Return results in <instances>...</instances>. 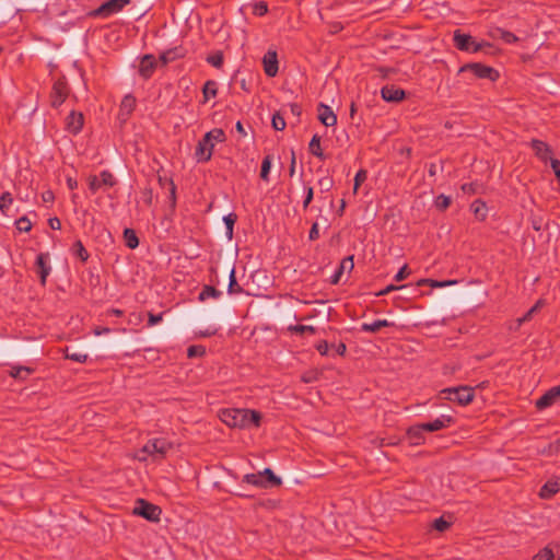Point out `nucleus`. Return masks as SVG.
<instances>
[{
    "instance_id": "f257e3e1",
    "label": "nucleus",
    "mask_w": 560,
    "mask_h": 560,
    "mask_svg": "<svg viewBox=\"0 0 560 560\" xmlns=\"http://www.w3.org/2000/svg\"><path fill=\"white\" fill-rule=\"evenodd\" d=\"M219 417L228 427L237 429L258 428L261 421V413L250 409H223L220 411Z\"/></svg>"
},
{
    "instance_id": "f03ea898",
    "label": "nucleus",
    "mask_w": 560,
    "mask_h": 560,
    "mask_svg": "<svg viewBox=\"0 0 560 560\" xmlns=\"http://www.w3.org/2000/svg\"><path fill=\"white\" fill-rule=\"evenodd\" d=\"M440 397L459 406H467L474 400L475 389L470 386L448 387L440 392Z\"/></svg>"
},
{
    "instance_id": "7ed1b4c3",
    "label": "nucleus",
    "mask_w": 560,
    "mask_h": 560,
    "mask_svg": "<svg viewBox=\"0 0 560 560\" xmlns=\"http://www.w3.org/2000/svg\"><path fill=\"white\" fill-rule=\"evenodd\" d=\"M162 510L143 499L137 500V505L133 509V514L142 516L150 522H159Z\"/></svg>"
},
{
    "instance_id": "20e7f679",
    "label": "nucleus",
    "mask_w": 560,
    "mask_h": 560,
    "mask_svg": "<svg viewBox=\"0 0 560 560\" xmlns=\"http://www.w3.org/2000/svg\"><path fill=\"white\" fill-rule=\"evenodd\" d=\"M70 89L65 77L58 78L51 89L50 103L51 106L59 107L68 97Z\"/></svg>"
},
{
    "instance_id": "39448f33",
    "label": "nucleus",
    "mask_w": 560,
    "mask_h": 560,
    "mask_svg": "<svg viewBox=\"0 0 560 560\" xmlns=\"http://www.w3.org/2000/svg\"><path fill=\"white\" fill-rule=\"evenodd\" d=\"M460 72L464 71H471L477 78L481 79H489L491 81H495L499 77V73L495 69L492 67L482 65V63H467L463 66L459 70Z\"/></svg>"
},
{
    "instance_id": "423d86ee",
    "label": "nucleus",
    "mask_w": 560,
    "mask_h": 560,
    "mask_svg": "<svg viewBox=\"0 0 560 560\" xmlns=\"http://www.w3.org/2000/svg\"><path fill=\"white\" fill-rule=\"evenodd\" d=\"M89 188L92 192H96L103 186L113 187L116 184L114 175L109 171L101 172L100 176L90 175L88 178Z\"/></svg>"
},
{
    "instance_id": "0eeeda50",
    "label": "nucleus",
    "mask_w": 560,
    "mask_h": 560,
    "mask_svg": "<svg viewBox=\"0 0 560 560\" xmlns=\"http://www.w3.org/2000/svg\"><path fill=\"white\" fill-rule=\"evenodd\" d=\"M129 2L130 0H108L94 10L92 15L107 18L121 11L127 4H129Z\"/></svg>"
},
{
    "instance_id": "6e6552de",
    "label": "nucleus",
    "mask_w": 560,
    "mask_h": 560,
    "mask_svg": "<svg viewBox=\"0 0 560 560\" xmlns=\"http://www.w3.org/2000/svg\"><path fill=\"white\" fill-rule=\"evenodd\" d=\"M560 399V385L553 386L548 389L539 399L536 400L535 406L538 410H544L551 407Z\"/></svg>"
},
{
    "instance_id": "1a4fd4ad",
    "label": "nucleus",
    "mask_w": 560,
    "mask_h": 560,
    "mask_svg": "<svg viewBox=\"0 0 560 560\" xmlns=\"http://www.w3.org/2000/svg\"><path fill=\"white\" fill-rule=\"evenodd\" d=\"M153 454V460H161L172 448V444L165 439H152L148 441Z\"/></svg>"
},
{
    "instance_id": "9d476101",
    "label": "nucleus",
    "mask_w": 560,
    "mask_h": 560,
    "mask_svg": "<svg viewBox=\"0 0 560 560\" xmlns=\"http://www.w3.org/2000/svg\"><path fill=\"white\" fill-rule=\"evenodd\" d=\"M213 148L214 144L203 136L196 147L195 156L197 161L208 162L212 156Z\"/></svg>"
},
{
    "instance_id": "9b49d317",
    "label": "nucleus",
    "mask_w": 560,
    "mask_h": 560,
    "mask_svg": "<svg viewBox=\"0 0 560 560\" xmlns=\"http://www.w3.org/2000/svg\"><path fill=\"white\" fill-rule=\"evenodd\" d=\"M381 96L386 102L398 103L405 98L406 93L402 89L388 84L381 89Z\"/></svg>"
},
{
    "instance_id": "f8f14e48",
    "label": "nucleus",
    "mask_w": 560,
    "mask_h": 560,
    "mask_svg": "<svg viewBox=\"0 0 560 560\" xmlns=\"http://www.w3.org/2000/svg\"><path fill=\"white\" fill-rule=\"evenodd\" d=\"M454 422L453 417L443 415L432 422L421 423L424 432H435L450 427Z\"/></svg>"
},
{
    "instance_id": "ddd939ff",
    "label": "nucleus",
    "mask_w": 560,
    "mask_h": 560,
    "mask_svg": "<svg viewBox=\"0 0 560 560\" xmlns=\"http://www.w3.org/2000/svg\"><path fill=\"white\" fill-rule=\"evenodd\" d=\"M136 108V98L131 94L124 96L120 106L118 118L126 121Z\"/></svg>"
},
{
    "instance_id": "4468645a",
    "label": "nucleus",
    "mask_w": 560,
    "mask_h": 560,
    "mask_svg": "<svg viewBox=\"0 0 560 560\" xmlns=\"http://www.w3.org/2000/svg\"><path fill=\"white\" fill-rule=\"evenodd\" d=\"M532 149L534 150L536 156L542 162L550 161L552 151L549 144L541 140L534 139L530 142Z\"/></svg>"
},
{
    "instance_id": "2eb2a0df",
    "label": "nucleus",
    "mask_w": 560,
    "mask_h": 560,
    "mask_svg": "<svg viewBox=\"0 0 560 560\" xmlns=\"http://www.w3.org/2000/svg\"><path fill=\"white\" fill-rule=\"evenodd\" d=\"M318 119L326 127H332L337 124V116L331 108L325 104H319L317 107Z\"/></svg>"
},
{
    "instance_id": "dca6fc26",
    "label": "nucleus",
    "mask_w": 560,
    "mask_h": 560,
    "mask_svg": "<svg viewBox=\"0 0 560 560\" xmlns=\"http://www.w3.org/2000/svg\"><path fill=\"white\" fill-rule=\"evenodd\" d=\"M265 73L272 78L278 73L277 52L269 50L262 59Z\"/></svg>"
},
{
    "instance_id": "f3484780",
    "label": "nucleus",
    "mask_w": 560,
    "mask_h": 560,
    "mask_svg": "<svg viewBox=\"0 0 560 560\" xmlns=\"http://www.w3.org/2000/svg\"><path fill=\"white\" fill-rule=\"evenodd\" d=\"M83 115L72 110L66 120L67 129L69 132L77 135L83 127Z\"/></svg>"
},
{
    "instance_id": "a211bd4d",
    "label": "nucleus",
    "mask_w": 560,
    "mask_h": 560,
    "mask_svg": "<svg viewBox=\"0 0 560 560\" xmlns=\"http://www.w3.org/2000/svg\"><path fill=\"white\" fill-rule=\"evenodd\" d=\"M156 66L155 58L152 55H145L140 62L139 72L140 74L148 79L152 75Z\"/></svg>"
},
{
    "instance_id": "6ab92c4d",
    "label": "nucleus",
    "mask_w": 560,
    "mask_h": 560,
    "mask_svg": "<svg viewBox=\"0 0 560 560\" xmlns=\"http://www.w3.org/2000/svg\"><path fill=\"white\" fill-rule=\"evenodd\" d=\"M471 39L470 35L463 34L459 30L454 32V44L459 50L469 51Z\"/></svg>"
},
{
    "instance_id": "aec40b11",
    "label": "nucleus",
    "mask_w": 560,
    "mask_h": 560,
    "mask_svg": "<svg viewBox=\"0 0 560 560\" xmlns=\"http://www.w3.org/2000/svg\"><path fill=\"white\" fill-rule=\"evenodd\" d=\"M423 427L421 423L415 424L407 430V435L410 442L415 445H419L423 441Z\"/></svg>"
},
{
    "instance_id": "412c9836",
    "label": "nucleus",
    "mask_w": 560,
    "mask_h": 560,
    "mask_svg": "<svg viewBox=\"0 0 560 560\" xmlns=\"http://www.w3.org/2000/svg\"><path fill=\"white\" fill-rule=\"evenodd\" d=\"M394 323L388 322L387 319H377L371 324L364 323L361 326L362 331L366 332H377L383 327H389L393 326Z\"/></svg>"
},
{
    "instance_id": "4be33fe9",
    "label": "nucleus",
    "mask_w": 560,
    "mask_h": 560,
    "mask_svg": "<svg viewBox=\"0 0 560 560\" xmlns=\"http://www.w3.org/2000/svg\"><path fill=\"white\" fill-rule=\"evenodd\" d=\"M47 256L45 254H39L36 258V265L39 268V277L42 284L46 283V279L50 272V267L46 265Z\"/></svg>"
},
{
    "instance_id": "5701e85b",
    "label": "nucleus",
    "mask_w": 560,
    "mask_h": 560,
    "mask_svg": "<svg viewBox=\"0 0 560 560\" xmlns=\"http://www.w3.org/2000/svg\"><path fill=\"white\" fill-rule=\"evenodd\" d=\"M124 240L126 243V246L130 249H135L139 245V238L132 229H125L124 231Z\"/></svg>"
},
{
    "instance_id": "b1692460",
    "label": "nucleus",
    "mask_w": 560,
    "mask_h": 560,
    "mask_svg": "<svg viewBox=\"0 0 560 560\" xmlns=\"http://www.w3.org/2000/svg\"><path fill=\"white\" fill-rule=\"evenodd\" d=\"M471 211L479 220H485L487 217V206L483 201L477 199L470 206Z\"/></svg>"
},
{
    "instance_id": "393cba45",
    "label": "nucleus",
    "mask_w": 560,
    "mask_h": 560,
    "mask_svg": "<svg viewBox=\"0 0 560 560\" xmlns=\"http://www.w3.org/2000/svg\"><path fill=\"white\" fill-rule=\"evenodd\" d=\"M218 93L217 82L209 80L205 83L202 89L203 102H208L211 97H215Z\"/></svg>"
},
{
    "instance_id": "a878e982",
    "label": "nucleus",
    "mask_w": 560,
    "mask_h": 560,
    "mask_svg": "<svg viewBox=\"0 0 560 560\" xmlns=\"http://www.w3.org/2000/svg\"><path fill=\"white\" fill-rule=\"evenodd\" d=\"M222 295V292L217 290L214 287L205 285L199 293V301H206L209 298L218 299Z\"/></svg>"
},
{
    "instance_id": "bb28decb",
    "label": "nucleus",
    "mask_w": 560,
    "mask_h": 560,
    "mask_svg": "<svg viewBox=\"0 0 560 560\" xmlns=\"http://www.w3.org/2000/svg\"><path fill=\"white\" fill-rule=\"evenodd\" d=\"M492 36H498L508 44H514L518 42V37L516 35L500 27L495 28Z\"/></svg>"
},
{
    "instance_id": "cd10ccee",
    "label": "nucleus",
    "mask_w": 560,
    "mask_h": 560,
    "mask_svg": "<svg viewBox=\"0 0 560 560\" xmlns=\"http://www.w3.org/2000/svg\"><path fill=\"white\" fill-rule=\"evenodd\" d=\"M308 149L313 155H315L319 159L324 158V154H323V151L320 148V137L318 135L313 136V138L310 141Z\"/></svg>"
},
{
    "instance_id": "c85d7f7f",
    "label": "nucleus",
    "mask_w": 560,
    "mask_h": 560,
    "mask_svg": "<svg viewBox=\"0 0 560 560\" xmlns=\"http://www.w3.org/2000/svg\"><path fill=\"white\" fill-rule=\"evenodd\" d=\"M135 457L140 462H147L149 459L153 460V454L149 442L136 452Z\"/></svg>"
},
{
    "instance_id": "c756f323",
    "label": "nucleus",
    "mask_w": 560,
    "mask_h": 560,
    "mask_svg": "<svg viewBox=\"0 0 560 560\" xmlns=\"http://www.w3.org/2000/svg\"><path fill=\"white\" fill-rule=\"evenodd\" d=\"M288 331H290L291 334H300V335L310 334V335H314L316 332V328L314 326H311V325H290L288 327Z\"/></svg>"
},
{
    "instance_id": "7c9ffc66",
    "label": "nucleus",
    "mask_w": 560,
    "mask_h": 560,
    "mask_svg": "<svg viewBox=\"0 0 560 560\" xmlns=\"http://www.w3.org/2000/svg\"><path fill=\"white\" fill-rule=\"evenodd\" d=\"M244 481L249 485L266 487V480L264 479L262 472L247 474L244 476Z\"/></svg>"
},
{
    "instance_id": "2f4dec72",
    "label": "nucleus",
    "mask_w": 560,
    "mask_h": 560,
    "mask_svg": "<svg viewBox=\"0 0 560 560\" xmlns=\"http://www.w3.org/2000/svg\"><path fill=\"white\" fill-rule=\"evenodd\" d=\"M205 137L207 138V140H209L213 144L215 142H223L225 140V133L220 128H214V129L210 130L209 132H207L205 135Z\"/></svg>"
},
{
    "instance_id": "473e14b6",
    "label": "nucleus",
    "mask_w": 560,
    "mask_h": 560,
    "mask_svg": "<svg viewBox=\"0 0 560 560\" xmlns=\"http://www.w3.org/2000/svg\"><path fill=\"white\" fill-rule=\"evenodd\" d=\"M559 491L558 482H550L548 481L542 486L540 489V497L541 498H550L551 495L556 494Z\"/></svg>"
},
{
    "instance_id": "72a5a7b5",
    "label": "nucleus",
    "mask_w": 560,
    "mask_h": 560,
    "mask_svg": "<svg viewBox=\"0 0 560 560\" xmlns=\"http://www.w3.org/2000/svg\"><path fill=\"white\" fill-rule=\"evenodd\" d=\"M228 292L230 294H236V293H241L242 292V288H241V285L236 281L235 269L234 268H232V270L230 272Z\"/></svg>"
},
{
    "instance_id": "f704fd0d",
    "label": "nucleus",
    "mask_w": 560,
    "mask_h": 560,
    "mask_svg": "<svg viewBox=\"0 0 560 560\" xmlns=\"http://www.w3.org/2000/svg\"><path fill=\"white\" fill-rule=\"evenodd\" d=\"M12 202H13L12 195L9 191H4L0 196V211L3 214H7V212L9 211V208L12 205Z\"/></svg>"
},
{
    "instance_id": "c9c22d12",
    "label": "nucleus",
    "mask_w": 560,
    "mask_h": 560,
    "mask_svg": "<svg viewBox=\"0 0 560 560\" xmlns=\"http://www.w3.org/2000/svg\"><path fill=\"white\" fill-rule=\"evenodd\" d=\"M271 167V156L266 155L261 163L260 178L265 182L269 180V172Z\"/></svg>"
},
{
    "instance_id": "e433bc0d",
    "label": "nucleus",
    "mask_w": 560,
    "mask_h": 560,
    "mask_svg": "<svg viewBox=\"0 0 560 560\" xmlns=\"http://www.w3.org/2000/svg\"><path fill=\"white\" fill-rule=\"evenodd\" d=\"M159 183L161 185H163L164 183H168L171 206L174 208L175 203H176V186H175L174 182L172 179L163 178V177L159 176Z\"/></svg>"
},
{
    "instance_id": "4c0bfd02",
    "label": "nucleus",
    "mask_w": 560,
    "mask_h": 560,
    "mask_svg": "<svg viewBox=\"0 0 560 560\" xmlns=\"http://www.w3.org/2000/svg\"><path fill=\"white\" fill-rule=\"evenodd\" d=\"M32 373V370L26 366H13L10 371V375L14 378H24V375Z\"/></svg>"
},
{
    "instance_id": "58836bf2",
    "label": "nucleus",
    "mask_w": 560,
    "mask_h": 560,
    "mask_svg": "<svg viewBox=\"0 0 560 560\" xmlns=\"http://www.w3.org/2000/svg\"><path fill=\"white\" fill-rule=\"evenodd\" d=\"M553 557V551L549 547H545L532 560H552Z\"/></svg>"
},
{
    "instance_id": "ea45409f",
    "label": "nucleus",
    "mask_w": 560,
    "mask_h": 560,
    "mask_svg": "<svg viewBox=\"0 0 560 560\" xmlns=\"http://www.w3.org/2000/svg\"><path fill=\"white\" fill-rule=\"evenodd\" d=\"M66 358L79 363H84L88 360V354L83 352H69V350L67 349Z\"/></svg>"
},
{
    "instance_id": "a19ab883",
    "label": "nucleus",
    "mask_w": 560,
    "mask_h": 560,
    "mask_svg": "<svg viewBox=\"0 0 560 560\" xmlns=\"http://www.w3.org/2000/svg\"><path fill=\"white\" fill-rule=\"evenodd\" d=\"M262 476H264V478L265 477L267 478V481L271 486H279V485H281V479L279 477H277L270 468H266L262 471Z\"/></svg>"
},
{
    "instance_id": "79ce46f5",
    "label": "nucleus",
    "mask_w": 560,
    "mask_h": 560,
    "mask_svg": "<svg viewBox=\"0 0 560 560\" xmlns=\"http://www.w3.org/2000/svg\"><path fill=\"white\" fill-rule=\"evenodd\" d=\"M223 221H224V223L226 225V234L231 238L232 234H233V226H234V223L236 221V215L233 214V213H230V214H228V215H225L223 218Z\"/></svg>"
},
{
    "instance_id": "37998d69",
    "label": "nucleus",
    "mask_w": 560,
    "mask_h": 560,
    "mask_svg": "<svg viewBox=\"0 0 560 560\" xmlns=\"http://www.w3.org/2000/svg\"><path fill=\"white\" fill-rule=\"evenodd\" d=\"M450 205H451V198L445 195H440L435 199V207L439 210H445L450 207Z\"/></svg>"
},
{
    "instance_id": "c03bdc74",
    "label": "nucleus",
    "mask_w": 560,
    "mask_h": 560,
    "mask_svg": "<svg viewBox=\"0 0 560 560\" xmlns=\"http://www.w3.org/2000/svg\"><path fill=\"white\" fill-rule=\"evenodd\" d=\"M207 61H208L211 66H213V67H215V68H221V67H222V65H223V55H222V52L218 51V52H215V54H213V55L209 56V57L207 58Z\"/></svg>"
},
{
    "instance_id": "a18cd8bd",
    "label": "nucleus",
    "mask_w": 560,
    "mask_h": 560,
    "mask_svg": "<svg viewBox=\"0 0 560 560\" xmlns=\"http://www.w3.org/2000/svg\"><path fill=\"white\" fill-rule=\"evenodd\" d=\"M178 57H179V54L177 52V49H171V50L163 52L161 55L160 59L164 65H166V63L175 60Z\"/></svg>"
},
{
    "instance_id": "49530a36",
    "label": "nucleus",
    "mask_w": 560,
    "mask_h": 560,
    "mask_svg": "<svg viewBox=\"0 0 560 560\" xmlns=\"http://www.w3.org/2000/svg\"><path fill=\"white\" fill-rule=\"evenodd\" d=\"M271 124H272V127L276 129V130H283L285 128V120L284 118L280 115V114H275L272 116V120H271Z\"/></svg>"
},
{
    "instance_id": "de8ad7c7",
    "label": "nucleus",
    "mask_w": 560,
    "mask_h": 560,
    "mask_svg": "<svg viewBox=\"0 0 560 560\" xmlns=\"http://www.w3.org/2000/svg\"><path fill=\"white\" fill-rule=\"evenodd\" d=\"M16 229L21 232H28L32 229L31 221L26 217H22L15 222Z\"/></svg>"
},
{
    "instance_id": "09e8293b",
    "label": "nucleus",
    "mask_w": 560,
    "mask_h": 560,
    "mask_svg": "<svg viewBox=\"0 0 560 560\" xmlns=\"http://www.w3.org/2000/svg\"><path fill=\"white\" fill-rule=\"evenodd\" d=\"M353 267V256H348L341 260L338 270H340L343 273L346 270L351 271Z\"/></svg>"
},
{
    "instance_id": "8fccbe9b",
    "label": "nucleus",
    "mask_w": 560,
    "mask_h": 560,
    "mask_svg": "<svg viewBox=\"0 0 560 560\" xmlns=\"http://www.w3.org/2000/svg\"><path fill=\"white\" fill-rule=\"evenodd\" d=\"M268 12V5L265 1H259L254 4L253 13L258 16H262Z\"/></svg>"
},
{
    "instance_id": "3c124183",
    "label": "nucleus",
    "mask_w": 560,
    "mask_h": 560,
    "mask_svg": "<svg viewBox=\"0 0 560 560\" xmlns=\"http://www.w3.org/2000/svg\"><path fill=\"white\" fill-rule=\"evenodd\" d=\"M205 352H206V350L202 346H190L187 349L188 358L201 357L205 354Z\"/></svg>"
},
{
    "instance_id": "603ef678",
    "label": "nucleus",
    "mask_w": 560,
    "mask_h": 560,
    "mask_svg": "<svg viewBox=\"0 0 560 560\" xmlns=\"http://www.w3.org/2000/svg\"><path fill=\"white\" fill-rule=\"evenodd\" d=\"M479 185L477 183H466L462 185V190L465 194L474 195L478 192Z\"/></svg>"
},
{
    "instance_id": "864d4df0",
    "label": "nucleus",
    "mask_w": 560,
    "mask_h": 560,
    "mask_svg": "<svg viewBox=\"0 0 560 560\" xmlns=\"http://www.w3.org/2000/svg\"><path fill=\"white\" fill-rule=\"evenodd\" d=\"M433 527L439 532H444L450 527V523L446 522L443 517H439L434 521Z\"/></svg>"
},
{
    "instance_id": "5fc2aeb1",
    "label": "nucleus",
    "mask_w": 560,
    "mask_h": 560,
    "mask_svg": "<svg viewBox=\"0 0 560 560\" xmlns=\"http://www.w3.org/2000/svg\"><path fill=\"white\" fill-rule=\"evenodd\" d=\"M142 201L147 205V206H151L152 205V201H153V191L151 188H144L142 190Z\"/></svg>"
},
{
    "instance_id": "6e6d98bb",
    "label": "nucleus",
    "mask_w": 560,
    "mask_h": 560,
    "mask_svg": "<svg viewBox=\"0 0 560 560\" xmlns=\"http://www.w3.org/2000/svg\"><path fill=\"white\" fill-rule=\"evenodd\" d=\"M74 247L77 249L78 256L85 261L89 258L86 249L83 247L82 243L80 241H77L74 243Z\"/></svg>"
},
{
    "instance_id": "4d7b16f0",
    "label": "nucleus",
    "mask_w": 560,
    "mask_h": 560,
    "mask_svg": "<svg viewBox=\"0 0 560 560\" xmlns=\"http://www.w3.org/2000/svg\"><path fill=\"white\" fill-rule=\"evenodd\" d=\"M535 308H529L524 316L517 318L516 320V327L518 328L523 323L528 322L532 319L533 315L535 314Z\"/></svg>"
},
{
    "instance_id": "13d9d810",
    "label": "nucleus",
    "mask_w": 560,
    "mask_h": 560,
    "mask_svg": "<svg viewBox=\"0 0 560 560\" xmlns=\"http://www.w3.org/2000/svg\"><path fill=\"white\" fill-rule=\"evenodd\" d=\"M408 275H409L408 266H407V265H404V266L398 270V272L395 275L394 279H395L397 282H399V281H402L404 279H406Z\"/></svg>"
},
{
    "instance_id": "bf43d9fd",
    "label": "nucleus",
    "mask_w": 560,
    "mask_h": 560,
    "mask_svg": "<svg viewBox=\"0 0 560 560\" xmlns=\"http://www.w3.org/2000/svg\"><path fill=\"white\" fill-rule=\"evenodd\" d=\"M316 350L322 354V355H327L328 354V351H329V345L326 340H322L319 341L316 346H315Z\"/></svg>"
},
{
    "instance_id": "052dcab7",
    "label": "nucleus",
    "mask_w": 560,
    "mask_h": 560,
    "mask_svg": "<svg viewBox=\"0 0 560 560\" xmlns=\"http://www.w3.org/2000/svg\"><path fill=\"white\" fill-rule=\"evenodd\" d=\"M406 285H394V284H389L387 285L385 289L381 290L380 292L376 293L377 296H382V295H385V294H388L389 292L392 291H395V290H400V289H405Z\"/></svg>"
},
{
    "instance_id": "680f3d73",
    "label": "nucleus",
    "mask_w": 560,
    "mask_h": 560,
    "mask_svg": "<svg viewBox=\"0 0 560 560\" xmlns=\"http://www.w3.org/2000/svg\"><path fill=\"white\" fill-rule=\"evenodd\" d=\"M319 186L328 191L332 187V179L330 177H323L318 180Z\"/></svg>"
},
{
    "instance_id": "e2e57ef3",
    "label": "nucleus",
    "mask_w": 560,
    "mask_h": 560,
    "mask_svg": "<svg viewBox=\"0 0 560 560\" xmlns=\"http://www.w3.org/2000/svg\"><path fill=\"white\" fill-rule=\"evenodd\" d=\"M366 177H368L366 171L360 170L355 174L354 183L357 184V186H360L366 179Z\"/></svg>"
},
{
    "instance_id": "0e129e2a",
    "label": "nucleus",
    "mask_w": 560,
    "mask_h": 560,
    "mask_svg": "<svg viewBox=\"0 0 560 560\" xmlns=\"http://www.w3.org/2000/svg\"><path fill=\"white\" fill-rule=\"evenodd\" d=\"M162 318H163L162 313H160V314L150 313L148 324H149V326H154V325L159 324L162 320Z\"/></svg>"
},
{
    "instance_id": "69168bd1",
    "label": "nucleus",
    "mask_w": 560,
    "mask_h": 560,
    "mask_svg": "<svg viewBox=\"0 0 560 560\" xmlns=\"http://www.w3.org/2000/svg\"><path fill=\"white\" fill-rule=\"evenodd\" d=\"M319 237V230H318V224L315 222L313 223L311 230H310V233H308V238L311 241H315Z\"/></svg>"
},
{
    "instance_id": "338daca9",
    "label": "nucleus",
    "mask_w": 560,
    "mask_h": 560,
    "mask_svg": "<svg viewBox=\"0 0 560 560\" xmlns=\"http://www.w3.org/2000/svg\"><path fill=\"white\" fill-rule=\"evenodd\" d=\"M550 165L555 172L557 178H560V161L557 159H550Z\"/></svg>"
},
{
    "instance_id": "774afa93",
    "label": "nucleus",
    "mask_w": 560,
    "mask_h": 560,
    "mask_svg": "<svg viewBox=\"0 0 560 560\" xmlns=\"http://www.w3.org/2000/svg\"><path fill=\"white\" fill-rule=\"evenodd\" d=\"M313 188L312 187H308L307 188V191H306V196L304 198V201H303V208L306 209L308 207V205L311 203V201L313 200Z\"/></svg>"
}]
</instances>
